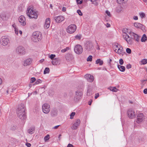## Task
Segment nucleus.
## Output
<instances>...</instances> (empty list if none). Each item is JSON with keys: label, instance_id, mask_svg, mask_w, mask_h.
I'll return each instance as SVG.
<instances>
[{"label": "nucleus", "instance_id": "1", "mask_svg": "<svg viewBox=\"0 0 147 147\" xmlns=\"http://www.w3.org/2000/svg\"><path fill=\"white\" fill-rule=\"evenodd\" d=\"M42 38L41 33L38 31H36L33 33L31 39L34 42H37L40 41Z\"/></svg>", "mask_w": 147, "mask_h": 147}, {"label": "nucleus", "instance_id": "2", "mask_svg": "<svg viewBox=\"0 0 147 147\" xmlns=\"http://www.w3.org/2000/svg\"><path fill=\"white\" fill-rule=\"evenodd\" d=\"M33 8L32 7L30 8L27 10L26 14L30 18L36 19L38 17L36 11L33 10Z\"/></svg>", "mask_w": 147, "mask_h": 147}, {"label": "nucleus", "instance_id": "3", "mask_svg": "<svg viewBox=\"0 0 147 147\" xmlns=\"http://www.w3.org/2000/svg\"><path fill=\"white\" fill-rule=\"evenodd\" d=\"M1 44L4 46L7 45L9 43V39L7 36H2L1 40Z\"/></svg>", "mask_w": 147, "mask_h": 147}, {"label": "nucleus", "instance_id": "4", "mask_svg": "<svg viewBox=\"0 0 147 147\" xmlns=\"http://www.w3.org/2000/svg\"><path fill=\"white\" fill-rule=\"evenodd\" d=\"M76 26L74 24H72L69 26L67 29V31L70 34L74 33L76 29Z\"/></svg>", "mask_w": 147, "mask_h": 147}, {"label": "nucleus", "instance_id": "5", "mask_svg": "<svg viewBox=\"0 0 147 147\" xmlns=\"http://www.w3.org/2000/svg\"><path fill=\"white\" fill-rule=\"evenodd\" d=\"M74 51L77 54H80L83 52V48L80 45H77L75 47Z\"/></svg>", "mask_w": 147, "mask_h": 147}, {"label": "nucleus", "instance_id": "6", "mask_svg": "<svg viewBox=\"0 0 147 147\" xmlns=\"http://www.w3.org/2000/svg\"><path fill=\"white\" fill-rule=\"evenodd\" d=\"M43 112L45 113H48L50 110V105L47 103L44 104L42 107Z\"/></svg>", "mask_w": 147, "mask_h": 147}, {"label": "nucleus", "instance_id": "7", "mask_svg": "<svg viewBox=\"0 0 147 147\" xmlns=\"http://www.w3.org/2000/svg\"><path fill=\"white\" fill-rule=\"evenodd\" d=\"M82 94L83 93L82 92L78 90L76 91L75 95L74 98V100L76 102L80 100L81 98Z\"/></svg>", "mask_w": 147, "mask_h": 147}, {"label": "nucleus", "instance_id": "8", "mask_svg": "<svg viewBox=\"0 0 147 147\" xmlns=\"http://www.w3.org/2000/svg\"><path fill=\"white\" fill-rule=\"evenodd\" d=\"M85 48L87 50L90 51L93 48V46L92 42L90 41H87L85 45Z\"/></svg>", "mask_w": 147, "mask_h": 147}, {"label": "nucleus", "instance_id": "9", "mask_svg": "<svg viewBox=\"0 0 147 147\" xmlns=\"http://www.w3.org/2000/svg\"><path fill=\"white\" fill-rule=\"evenodd\" d=\"M25 109L24 105L22 104H20L16 110V113H24L25 112Z\"/></svg>", "mask_w": 147, "mask_h": 147}, {"label": "nucleus", "instance_id": "10", "mask_svg": "<svg viewBox=\"0 0 147 147\" xmlns=\"http://www.w3.org/2000/svg\"><path fill=\"white\" fill-rule=\"evenodd\" d=\"M16 52L18 54L23 55L25 54L26 51L24 47L20 46L16 49Z\"/></svg>", "mask_w": 147, "mask_h": 147}, {"label": "nucleus", "instance_id": "11", "mask_svg": "<svg viewBox=\"0 0 147 147\" xmlns=\"http://www.w3.org/2000/svg\"><path fill=\"white\" fill-rule=\"evenodd\" d=\"M134 113V112L132 109H129L127 111V114L129 118L133 119L135 117Z\"/></svg>", "mask_w": 147, "mask_h": 147}, {"label": "nucleus", "instance_id": "12", "mask_svg": "<svg viewBox=\"0 0 147 147\" xmlns=\"http://www.w3.org/2000/svg\"><path fill=\"white\" fill-rule=\"evenodd\" d=\"M19 22L20 23V24L21 25L24 26L26 25V19L25 17L24 16H21L19 18Z\"/></svg>", "mask_w": 147, "mask_h": 147}, {"label": "nucleus", "instance_id": "13", "mask_svg": "<svg viewBox=\"0 0 147 147\" xmlns=\"http://www.w3.org/2000/svg\"><path fill=\"white\" fill-rule=\"evenodd\" d=\"M137 119L136 122L138 123L142 122L144 119V115L142 113H140L138 115Z\"/></svg>", "mask_w": 147, "mask_h": 147}, {"label": "nucleus", "instance_id": "14", "mask_svg": "<svg viewBox=\"0 0 147 147\" xmlns=\"http://www.w3.org/2000/svg\"><path fill=\"white\" fill-rule=\"evenodd\" d=\"M85 78L87 81L90 82H92L94 80V77L90 74H86L84 76Z\"/></svg>", "mask_w": 147, "mask_h": 147}, {"label": "nucleus", "instance_id": "15", "mask_svg": "<svg viewBox=\"0 0 147 147\" xmlns=\"http://www.w3.org/2000/svg\"><path fill=\"white\" fill-rule=\"evenodd\" d=\"M54 19L56 22L57 23L61 22L64 20V18L62 16H55L54 17Z\"/></svg>", "mask_w": 147, "mask_h": 147}, {"label": "nucleus", "instance_id": "16", "mask_svg": "<svg viewBox=\"0 0 147 147\" xmlns=\"http://www.w3.org/2000/svg\"><path fill=\"white\" fill-rule=\"evenodd\" d=\"M80 123V121L79 119H77L75 123L72 126L71 128L73 129H77L78 126H79Z\"/></svg>", "mask_w": 147, "mask_h": 147}, {"label": "nucleus", "instance_id": "17", "mask_svg": "<svg viewBox=\"0 0 147 147\" xmlns=\"http://www.w3.org/2000/svg\"><path fill=\"white\" fill-rule=\"evenodd\" d=\"M50 113L52 117L56 116L58 114V110L56 108H54L51 110Z\"/></svg>", "mask_w": 147, "mask_h": 147}, {"label": "nucleus", "instance_id": "18", "mask_svg": "<svg viewBox=\"0 0 147 147\" xmlns=\"http://www.w3.org/2000/svg\"><path fill=\"white\" fill-rule=\"evenodd\" d=\"M18 117L22 120L25 119L26 118V116L25 113H17Z\"/></svg>", "mask_w": 147, "mask_h": 147}, {"label": "nucleus", "instance_id": "19", "mask_svg": "<svg viewBox=\"0 0 147 147\" xmlns=\"http://www.w3.org/2000/svg\"><path fill=\"white\" fill-rule=\"evenodd\" d=\"M50 19L49 18H47L45 22L44 27L46 29L48 28L50 26Z\"/></svg>", "mask_w": 147, "mask_h": 147}, {"label": "nucleus", "instance_id": "20", "mask_svg": "<svg viewBox=\"0 0 147 147\" xmlns=\"http://www.w3.org/2000/svg\"><path fill=\"white\" fill-rule=\"evenodd\" d=\"M32 60L30 58H29L25 60L24 62V66H27L28 65H30L32 62Z\"/></svg>", "mask_w": 147, "mask_h": 147}, {"label": "nucleus", "instance_id": "21", "mask_svg": "<svg viewBox=\"0 0 147 147\" xmlns=\"http://www.w3.org/2000/svg\"><path fill=\"white\" fill-rule=\"evenodd\" d=\"M66 60L68 61H70L73 59V56L72 55L70 54H67L65 56Z\"/></svg>", "mask_w": 147, "mask_h": 147}, {"label": "nucleus", "instance_id": "22", "mask_svg": "<svg viewBox=\"0 0 147 147\" xmlns=\"http://www.w3.org/2000/svg\"><path fill=\"white\" fill-rule=\"evenodd\" d=\"M92 89L90 87H88V88L87 92V96H90L92 94Z\"/></svg>", "mask_w": 147, "mask_h": 147}, {"label": "nucleus", "instance_id": "23", "mask_svg": "<svg viewBox=\"0 0 147 147\" xmlns=\"http://www.w3.org/2000/svg\"><path fill=\"white\" fill-rule=\"evenodd\" d=\"M59 59L55 58L52 61V63L53 65H56L58 63Z\"/></svg>", "mask_w": 147, "mask_h": 147}, {"label": "nucleus", "instance_id": "24", "mask_svg": "<svg viewBox=\"0 0 147 147\" xmlns=\"http://www.w3.org/2000/svg\"><path fill=\"white\" fill-rule=\"evenodd\" d=\"M117 67L121 71L124 72L125 70V68L124 66L118 65Z\"/></svg>", "mask_w": 147, "mask_h": 147}, {"label": "nucleus", "instance_id": "25", "mask_svg": "<svg viewBox=\"0 0 147 147\" xmlns=\"http://www.w3.org/2000/svg\"><path fill=\"white\" fill-rule=\"evenodd\" d=\"M96 64H99L100 65H103V62L102 60L101 59H97L96 61Z\"/></svg>", "mask_w": 147, "mask_h": 147}, {"label": "nucleus", "instance_id": "26", "mask_svg": "<svg viewBox=\"0 0 147 147\" xmlns=\"http://www.w3.org/2000/svg\"><path fill=\"white\" fill-rule=\"evenodd\" d=\"M123 48L121 49L120 48H118V50H117V49H115V51L116 53H118V54L119 55H121L122 53L123 52Z\"/></svg>", "mask_w": 147, "mask_h": 147}, {"label": "nucleus", "instance_id": "27", "mask_svg": "<svg viewBox=\"0 0 147 147\" xmlns=\"http://www.w3.org/2000/svg\"><path fill=\"white\" fill-rule=\"evenodd\" d=\"M35 130V127H30L28 130V133L30 134H32L34 131Z\"/></svg>", "mask_w": 147, "mask_h": 147}, {"label": "nucleus", "instance_id": "28", "mask_svg": "<svg viewBox=\"0 0 147 147\" xmlns=\"http://www.w3.org/2000/svg\"><path fill=\"white\" fill-rule=\"evenodd\" d=\"M147 37L145 34H144L141 38V41L143 42H144L146 41Z\"/></svg>", "mask_w": 147, "mask_h": 147}, {"label": "nucleus", "instance_id": "29", "mask_svg": "<svg viewBox=\"0 0 147 147\" xmlns=\"http://www.w3.org/2000/svg\"><path fill=\"white\" fill-rule=\"evenodd\" d=\"M0 18L3 20H5L6 19V15L4 13H2L0 15Z\"/></svg>", "mask_w": 147, "mask_h": 147}, {"label": "nucleus", "instance_id": "30", "mask_svg": "<svg viewBox=\"0 0 147 147\" xmlns=\"http://www.w3.org/2000/svg\"><path fill=\"white\" fill-rule=\"evenodd\" d=\"M134 26L137 28H140L141 26V24L138 22L134 23Z\"/></svg>", "mask_w": 147, "mask_h": 147}, {"label": "nucleus", "instance_id": "31", "mask_svg": "<svg viewBox=\"0 0 147 147\" xmlns=\"http://www.w3.org/2000/svg\"><path fill=\"white\" fill-rule=\"evenodd\" d=\"M82 36L81 34H79L76 35L75 36V39L78 40H80Z\"/></svg>", "mask_w": 147, "mask_h": 147}, {"label": "nucleus", "instance_id": "32", "mask_svg": "<svg viewBox=\"0 0 147 147\" xmlns=\"http://www.w3.org/2000/svg\"><path fill=\"white\" fill-rule=\"evenodd\" d=\"M133 39H134L135 40L137 41H138L139 40V36L136 34L134 35V37L132 38Z\"/></svg>", "mask_w": 147, "mask_h": 147}, {"label": "nucleus", "instance_id": "33", "mask_svg": "<svg viewBox=\"0 0 147 147\" xmlns=\"http://www.w3.org/2000/svg\"><path fill=\"white\" fill-rule=\"evenodd\" d=\"M110 90L112 91L113 92H117L118 90V89H117L115 87H111L110 88Z\"/></svg>", "mask_w": 147, "mask_h": 147}, {"label": "nucleus", "instance_id": "34", "mask_svg": "<svg viewBox=\"0 0 147 147\" xmlns=\"http://www.w3.org/2000/svg\"><path fill=\"white\" fill-rule=\"evenodd\" d=\"M49 71L50 69L48 67H46L44 71V74H46L47 73H49Z\"/></svg>", "mask_w": 147, "mask_h": 147}, {"label": "nucleus", "instance_id": "35", "mask_svg": "<svg viewBox=\"0 0 147 147\" xmlns=\"http://www.w3.org/2000/svg\"><path fill=\"white\" fill-rule=\"evenodd\" d=\"M116 9L117 12L119 13L122 11V8L121 7L119 6L117 7Z\"/></svg>", "mask_w": 147, "mask_h": 147}, {"label": "nucleus", "instance_id": "36", "mask_svg": "<svg viewBox=\"0 0 147 147\" xmlns=\"http://www.w3.org/2000/svg\"><path fill=\"white\" fill-rule=\"evenodd\" d=\"M92 55H89L87 59V61H92Z\"/></svg>", "mask_w": 147, "mask_h": 147}, {"label": "nucleus", "instance_id": "37", "mask_svg": "<svg viewBox=\"0 0 147 147\" xmlns=\"http://www.w3.org/2000/svg\"><path fill=\"white\" fill-rule=\"evenodd\" d=\"M140 28L144 32L146 31L145 26L141 24V26L140 27Z\"/></svg>", "mask_w": 147, "mask_h": 147}, {"label": "nucleus", "instance_id": "38", "mask_svg": "<svg viewBox=\"0 0 147 147\" xmlns=\"http://www.w3.org/2000/svg\"><path fill=\"white\" fill-rule=\"evenodd\" d=\"M141 62L142 64L145 65L147 63V59H144L141 61Z\"/></svg>", "mask_w": 147, "mask_h": 147}, {"label": "nucleus", "instance_id": "39", "mask_svg": "<svg viewBox=\"0 0 147 147\" xmlns=\"http://www.w3.org/2000/svg\"><path fill=\"white\" fill-rule=\"evenodd\" d=\"M50 138V136L48 134L44 138V139L45 141L46 142L48 140H49Z\"/></svg>", "mask_w": 147, "mask_h": 147}, {"label": "nucleus", "instance_id": "40", "mask_svg": "<svg viewBox=\"0 0 147 147\" xmlns=\"http://www.w3.org/2000/svg\"><path fill=\"white\" fill-rule=\"evenodd\" d=\"M42 82V81L39 79L37 80L35 82V84H38L39 83H41Z\"/></svg>", "mask_w": 147, "mask_h": 147}, {"label": "nucleus", "instance_id": "41", "mask_svg": "<svg viewBox=\"0 0 147 147\" xmlns=\"http://www.w3.org/2000/svg\"><path fill=\"white\" fill-rule=\"evenodd\" d=\"M117 2L119 4L125 3L124 0H117Z\"/></svg>", "mask_w": 147, "mask_h": 147}, {"label": "nucleus", "instance_id": "42", "mask_svg": "<svg viewBox=\"0 0 147 147\" xmlns=\"http://www.w3.org/2000/svg\"><path fill=\"white\" fill-rule=\"evenodd\" d=\"M69 49V48L68 47H67L65 49L61 50V51L62 53H65Z\"/></svg>", "mask_w": 147, "mask_h": 147}, {"label": "nucleus", "instance_id": "43", "mask_svg": "<svg viewBox=\"0 0 147 147\" xmlns=\"http://www.w3.org/2000/svg\"><path fill=\"white\" fill-rule=\"evenodd\" d=\"M56 56L54 54H51L49 56V58H50L51 59L53 60L54 59Z\"/></svg>", "mask_w": 147, "mask_h": 147}, {"label": "nucleus", "instance_id": "44", "mask_svg": "<svg viewBox=\"0 0 147 147\" xmlns=\"http://www.w3.org/2000/svg\"><path fill=\"white\" fill-rule=\"evenodd\" d=\"M16 125H13L12 126H11L10 129L12 131H14L16 129Z\"/></svg>", "mask_w": 147, "mask_h": 147}, {"label": "nucleus", "instance_id": "45", "mask_svg": "<svg viewBox=\"0 0 147 147\" xmlns=\"http://www.w3.org/2000/svg\"><path fill=\"white\" fill-rule=\"evenodd\" d=\"M126 51L127 53L128 54H130L131 53V51L130 49L127 48L126 49Z\"/></svg>", "mask_w": 147, "mask_h": 147}, {"label": "nucleus", "instance_id": "46", "mask_svg": "<svg viewBox=\"0 0 147 147\" xmlns=\"http://www.w3.org/2000/svg\"><path fill=\"white\" fill-rule=\"evenodd\" d=\"M75 114V112H72L70 115V119H72L73 118V117L74 116Z\"/></svg>", "mask_w": 147, "mask_h": 147}, {"label": "nucleus", "instance_id": "47", "mask_svg": "<svg viewBox=\"0 0 147 147\" xmlns=\"http://www.w3.org/2000/svg\"><path fill=\"white\" fill-rule=\"evenodd\" d=\"M77 13L80 16H82L83 15V14L81 12V10L80 9L78 10L77 11Z\"/></svg>", "mask_w": 147, "mask_h": 147}, {"label": "nucleus", "instance_id": "48", "mask_svg": "<svg viewBox=\"0 0 147 147\" xmlns=\"http://www.w3.org/2000/svg\"><path fill=\"white\" fill-rule=\"evenodd\" d=\"M122 32L123 33L126 34V33L128 32V30L126 28H124L122 30Z\"/></svg>", "mask_w": 147, "mask_h": 147}, {"label": "nucleus", "instance_id": "49", "mask_svg": "<svg viewBox=\"0 0 147 147\" xmlns=\"http://www.w3.org/2000/svg\"><path fill=\"white\" fill-rule=\"evenodd\" d=\"M124 39L127 41L128 43H129L131 40V38L130 37L129 38H126V37H125Z\"/></svg>", "mask_w": 147, "mask_h": 147}, {"label": "nucleus", "instance_id": "50", "mask_svg": "<svg viewBox=\"0 0 147 147\" xmlns=\"http://www.w3.org/2000/svg\"><path fill=\"white\" fill-rule=\"evenodd\" d=\"M36 78L34 77L30 79V82L32 83L36 81Z\"/></svg>", "mask_w": 147, "mask_h": 147}, {"label": "nucleus", "instance_id": "51", "mask_svg": "<svg viewBox=\"0 0 147 147\" xmlns=\"http://www.w3.org/2000/svg\"><path fill=\"white\" fill-rule=\"evenodd\" d=\"M77 3L78 4H81L82 2V0H76Z\"/></svg>", "mask_w": 147, "mask_h": 147}, {"label": "nucleus", "instance_id": "52", "mask_svg": "<svg viewBox=\"0 0 147 147\" xmlns=\"http://www.w3.org/2000/svg\"><path fill=\"white\" fill-rule=\"evenodd\" d=\"M140 15L142 18H144L145 16V13H140Z\"/></svg>", "mask_w": 147, "mask_h": 147}, {"label": "nucleus", "instance_id": "53", "mask_svg": "<svg viewBox=\"0 0 147 147\" xmlns=\"http://www.w3.org/2000/svg\"><path fill=\"white\" fill-rule=\"evenodd\" d=\"M119 63L121 65H122L123 64L124 62L123 61L122 59H119Z\"/></svg>", "mask_w": 147, "mask_h": 147}, {"label": "nucleus", "instance_id": "54", "mask_svg": "<svg viewBox=\"0 0 147 147\" xmlns=\"http://www.w3.org/2000/svg\"><path fill=\"white\" fill-rule=\"evenodd\" d=\"M131 67V65L130 64H128L126 66V68L127 69H129Z\"/></svg>", "mask_w": 147, "mask_h": 147}, {"label": "nucleus", "instance_id": "55", "mask_svg": "<svg viewBox=\"0 0 147 147\" xmlns=\"http://www.w3.org/2000/svg\"><path fill=\"white\" fill-rule=\"evenodd\" d=\"M106 14L109 17L111 16V14L110 13L109 11H108L107 10L106 11Z\"/></svg>", "mask_w": 147, "mask_h": 147}, {"label": "nucleus", "instance_id": "56", "mask_svg": "<svg viewBox=\"0 0 147 147\" xmlns=\"http://www.w3.org/2000/svg\"><path fill=\"white\" fill-rule=\"evenodd\" d=\"M118 44L117 43L116 45H115L113 47V49L115 51V49H116L117 48H118Z\"/></svg>", "mask_w": 147, "mask_h": 147}, {"label": "nucleus", "instance_id": "57", "mask_svg": "<svg viewBox=\"0 0 147 147\" xmlns=\"http://www.w3.org/2000/svg\"><path fill=\"white\" fill-rule=\"evenodd\" d=\"M129 34L131 36H133V38L134 37V35H135V34H136L132 32H130L129 33Z\"/></svg>", "mask_w": 147, "mask_h": 147}, {"label": "nucleus", "instance_id": "58", "mask_svg": "<svg viewBox=\"0 0 147 147\" xmlns=\"http://www.w3.org/2000/svg\"><path fill=\"white\" fill-rule=\"evenodd\" d=\"M123 37L125 38V37H126V38H130L129 36L127 34H125V35H123Z\"/></svg>", "mask_w": 147, "mask_h": 147}, {"label": "nucleus", "instance_id": "59", "mask_svg": "<svg viewBox=\"0 0 147 147\" xmlns=\"http://www.w3.org/2000/svg\"><path fill=\"white\" fill-rule=\"evenodd\" d=\"M99 96V94L98 93H96L95 94V99L97 98Z\"/></svg>", "mask_w": 147, "mask_h": 147}, {"label": "nucleus", "instance_id": "60", "mask_svg": "<svg viewBox=\"0 0 147 147\" xmlns=\"http://www.w3.org/2000/svg\"><path fill=\"white\" fill-rule=\"evenodd\" d=\"M26 145L28 147H30L31 146V144L30 143H27L26 144Z\"/></svg>", "mask_w": 147, "mask_h": 147}, {"label": "nucleus", "instance_id": "61", "mask_svg": "<svg viewBox=\"0 0 147 147\" xmlns=\"http://www.w3.org/2000/svg\"><path fill=\"white\" fill-rule=\"evenodd\" d=\"M143 92L144 94H147V89H145L143 91Z\"/></svg>", "mask_w": 147, "mask_h": 147}, {"label": "nucleus", "instance_id": "62", "mask_svg": "<svg viewBox=\"0 0 147 147\" xmlns=\"http://www.w3.org/2000/svg\"><path fill=\"white\" fill-rule=\"evenodd\" d=\"M15 33L16 34H18V29H17V28L16 29H15Z\"/></svg>", "mask_w": 147, "mask_h": 147}, {"label": "nucleus", "instance_id": "63", "mask_svg": "<svg viewBox=\"0 0 147 147\" xmlns=\"http://www.w3.org/2000/svg\"><path fill=\"white\" fill-rule=\"evenodd\" d=\"M67 147H74V146L71 144H69Z\"/></svg>", "mask_w": 147, "mask_h": 147}, {"label": "nucleus", "instance_id": "64", "mask_svg": "<svg viewBox=\"0 0 147 147\" xmlns=\"http://www.w3.org/2000/svg\"><path fill=\"white\" fill-rule=\"evenodd\" d=\"M62 11L63 12L65 11H66V8L64 7H63L62 9Z\"/></svg>", "mask_w": 147, "mask_h": 147}]
</instances>
